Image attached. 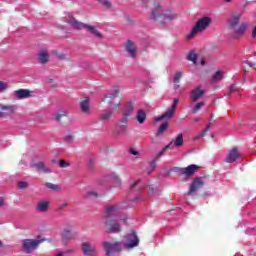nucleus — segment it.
Returning <instances> with one entry per match:
<instances>
[{"instance_id":"obj_9","label":"nucleus","mask_w":256,"mask_h":256,"mask_svg":"<svg viewBox=\"0 0 256 256\" xmlns=\"http://www.w3.org/2000/svg\"><path fill=\"white\" fill-rule=\"evenodd\" d=\"M119 217H123L121 215V208L117 205H109L105 210V218L106 221L109 219H118Z\"/></svg>"},{"instance_id":"obj_12","label":"nucleus","mask_w":256,"mask_h":256,"mask_svg":"<svg viewBox=\"0 0 256 256\" xmlns=\"http://www.w3.org/2000/svg\"><path fill=\"white\" fill-rule=\"evenodd\" d=\"M124 49L132 59L137 57V43L135 41L127 40L124 44Z\"/></svg>"},{"instance_id":"obj_7","label":"nucleus","mask_w":256,"mask_h":256,"mask_svg":"<svg viewBox=\"0 0 256 256\" xmlns=\"http://www.w3.org/2000/svg\"><path fill=\"white\" fill-rule=\"evenodd\" d=\"M177 105H179L178 98L174 99L171 107L168 110H166V112L162 116L156 117L154 121L156 123H159V121H170L171 118L175 115V109H177Z\"/></svg>"},{"instance_id":"obj_38","label":"nucleus","mask_w":256,"mask_h":256,"mask_svg":"<svg viewBox=\"0 0 256 256\" xmlns=\"http://www.w3.org/2000/svg\"><path fill=\"white\" fill-rule=\"evenodd\" d=\"M209 129H211V123H209L206 126V129L202 133L196 135L195 139H203V137H205V135H206L207 131H209Z\"/></svg>"},{"instance_id":"obj_37","label":"nucleus","mask_w":256,"mask_h":256,"mask_svg":"<svg viewBox=\"0 0 256 256\" xmlns=\"http://www.w3.org/2000/svg\"><path fill=\"white\" fill-rule=\"evenodd\" d=\"M167 122H164L159 128L158 131L156 133V135H163L165 133V131H167Z\"/></svg>"},{"instance_id":"obj_55","label":"nucleus","mask_w":256,"mask_h":256,"mask_svg":"<svg viewBox=\"0 0 256 256\" xmlns=\"http://www.w3.org/2000/svg\"><path fill=\"white\" fill-rule=\"evenodd\" d=\"M201 65H205V60H201Z\"/></svg>"},{"instance_id":"obj_4","label":"nucleus","mask_w":256,"mask_h":256,"mask_svg":"<svg viewBox=\"0 0 256 256\" xmlns=\"http://www.w3.org/2000/svg\"><path fill=\"white\" fill-rule=\"evenodd\" d=\"M102 101L107 103L112 111H117V109H120L121 105H123V99L119 97V89L107 94Z\"/></svg>"},{"instance_id":"obj_16","label":"nucleus","mask_w":256,"mask_h":256,"mask_svg":"<svg viewBox=\"0 0 256 256\" xmlns=\"http://www.w3.org/2000/svg\"><path fill=\"white\" fill-rule=\"evenodd\" d=\"M49 59V50L45 48L40 49L37 54L38 63H40L41 65H46V63H49Z\"/></svg>"},{"instance_id":"obj_5","label":"nucleus","mask_w":256,"mask_h":256,"mask_svg":"<svg viewBox=\"0 0 256 256\" xmlns=\"http://www.w3.org/2000/svg\"><path fill=\"white\" fill-rule=\"evenodd\" d=\"M126 221V215L119 216V218L106 220L105 227L107 233H119V231H121V225H125Z\"/></svg>"},{"instance_id":"obj_44","label":"nucleus","mask_w":256,"mask_h":256,"mask_svg":"<svg viewBox=\"0 0 256 256\" xmlns=\"http://www.w3.org/2000/svg\"><path fill=\"white\" fill-rule=\"evenodd\" d=\"M97 195H98L97 191H94V190H90L87 193V197H97Z\"/></svg>"},{"instance_id":"obj_48","label":"nucleus","mask_w":256,"mask_h":256,"mask_svg":"<svg viewBox=\"0 0 256 256\" xmlns=\"http://www.w3.org/2000/svg\"><path fill=\"white\" fill-rule=\"evenodd\" d=\"M65 141H67V143H71L73 141V136L71 135L65 136Z\"/></svg>"},{"instance_id":"obj_32","label":"nucleus","mask_w":256,"mask_h":256,"mask_svg":"<svg viewBox=\"0 0 256 256\" xmlns=\"http://www.w3.org/2000/svg\"><path fill=\"white\" fill-rule=\"evenodd\" d=\"M174 147H182L183 145V134H178L176 139L173 142H170Z\"/></svg>"},{"instance_id":"obj_30","label":"nucleus","mask_w":256,"mask_h":256,"mask_svg":"<svg viewBox=\"0 0 256 256\" xmlns=\"http://www.w3.org/2000/svg\"><path fill=\"white\" fill-rule=\"evenodd\" d=\"M136 119L140 125L145 123V119H147V114L143 110H139L136 115Z\"/></svg>"},{"instance_id":"obj_28","label":"nucleus","mask_w":256,"mask_h":256,"mask_svg":"<svg viewBox=\"0 0 256 256\" xmlns=\"http://www.w3.org/2000/svg\"><path fill=\"white\" fill-rule=\"evenodd\" d=\"M223 77H225V71L218 70L214 73V75L212 77V82L217 83V82L221 81L223 79Z\"/></svg>"},{"instance_id":"obj_3","label":"nucleus","mask_w":256,"mask_h":256,"mask_svg":"<svg viewBox=\"0 0 256 256\" xmlns=\"http://www.w3.org/2000/svg\"><path fill=\"white\" fill-rule=\"evenodd\" d=\"M66 22H68V24L71 25V27H73L74 29H86V31H89V33L96 37V39H103V34L97 28L78 22L71 15H68L66 17Z\"/></svg>"},{"instance_id":"obj_15","label":"nucleus","mask_w":256,"mask_h":256,"mask_svg":"<svg viewBox=\"0 0 256 256\" xmlns=\"http://www.w3.org/2000/svg\"><path fill=\"white\" fill-rule=\"evenodd\" d=\"M177 19V14L171 10H164V16L162 18V24L160 27H167L171 21H175Z\"/></svg>"},{"instance_id":"obj_14","label":"nucleus","mask_w":256,"mask_h":256,"mask_svg":"<svg viewBox=\"0 0 256 256\" xmlns=\"http://www.w3.org/2000/svg\"><path fill=\"white\" fill-rule=\"evenodd\" d=\"M205 88L203 86H198L194 88L190 93V99L193 103H196V101H199V99H203V96L205 95Z\"/></svg>"},{"instance_id":"obj_8","label":"nucleus","mask_w":256,"mask_h":256,"mask_svg":"<svg viewBox=\"0 0 256 256\" xmlns=\"http://www.w3.org/2000/svg\"><path fill=\"white\" fill-rule=\"evenodd\" d=\"M45 239L42 240H33V239H25L22 242V247L25 253H33L37 247H39L40 243H43Z\"/></svg>"},{"instance_id":"obj_52","label":"nucleus","mask_w":256,"mask_h":256,"mask_svg":"<svg viewBox=\"0 0 256 256\" xmlns=\"http://www.w3.org/2000/svg\"><path fill=\"white\" fill-rule=\"evenodd\" d=\"M5 205V199L0 197V207H3Z\"/></svg>"},{"instance_id":"obj_23","label":"nucleus","mask_w":256,"mask_h":256,"mask_svg":"<svg viewBox=\"0 0 256 256\" xmlns=\"http://www.w3.org/2000/svg\"><path fill=\"white\" fill-rule=\"evenodd\" d=\"M80 109L82 113H85L86 115H89V113H91V104L89 102V98H85L80 102Z\"/></svg>"},{"instance_id":"obj_36","label":"nucleus","mask_w":256,"mask_h":256,"mask_svg":"<svg viewBox=\"0 0 256 256\" xmlns=\"http://www.w3.org/2000/svg\"><path fill=\"white\" fill-rule=\"evenodd\" d=\"M112 182L114 184V187H121V178H119L118 175H112Z\"/></svg>"},{"instance_id":"obj_29","label":"nucleus","mask_w":256,"mask_h":256,"mask_svg":"<svg viewBox=\"0 0 256 256\" xmlns=\"http://www.w3.org/2000/svg\"><path fill=\"white\" fill-rule=\"evenodd\" d=\"M129 116H125L122 115L121 120L118 122L117 127H120V129L125 133V131H127V123L129 121ZM121 123H123V125L121 126Z\"/></svg>"},{"instance_id":"obj_1","label":"nucleus","mask_w":256,"mask_h":256,"mask_svg":"<svg viewBox=\"0 0 256 256\" xmlns=\"http://www.w3.org/2000/svg\"><path fill=\"white\" fill-rule=\"evenodd\" d=\"M139 246V237L135 232L127 234L122 242H109L103 243V248L107 256H113L115 253H121L123 249H133Z\"/></svg>"},{"instance_id":"obj_2","label":"nucleus","mask_w":256,"mask_h":256,"mask_svg":"<svg viewBox=\"0 0 256 256\" xmlns=\"http://www.w3.org/2000/svg\"><path fill=\"white\" fill-rule=\"evenodd\" d=\"M213 23V19L211 17H202L198 19V21L194 24L190 32L186 35V39L188 41H193L199 35V33H203V31H207L211 24Z\"/></svg>"},{"instance_id":"obj_25","label":"nucleus","mask_w":256,"mask_h":256,"mask_svg":"<svg viewBox=\"0 0 256 256\" xmlns=\"http://www.w3.org/2000/svg\"><path fill=\"white\" fill-rule=\"evenodd\" d=\"M203 187V180L196 179L192 182V185L190 186L189 193H195V191H198V189H201Z\"/></svg>"},{"instance_id":"obj_53","label":"nucleus","mask_w":256,"mask_h":256,"mask_svg":"<svg viewBox=\"0 0 256 256\" xmlns=\"http://www.w3.org/2000/svg\"><path fill=\"white\" fill-rule=\"evenodd\" d=\"M0 119H3V112L0 110Z\"/></svg>"},{"instance_id":"obj_21","label":"nucleus","mask_w":256,"mask_h":256,"mask_svg":"<svg viewBox=\"0 0 256 256\" xmlns=\"http://www.w3.org/2000/svg\"><path fill=\"white\" fill-rule=\"evenodd\" d=\"M49 205L50 202L48 200H42L38 202L36 211H38V213H47V211H49Z\"/></svg>"},{"instance_id":"obj_24","label":"nucleus","mask_w":256,"mask_h":256,"mask_svg":"<svg viewBox=\"0 0 256 256\" xmlns=\"http://www.w3.org/2000/svg\"><path fill=\"white\" fill-rule=\"evenodd\" d=\"M239 21H241V14H233L228 20L230 28L235 29L239 25Z\"/></svg>"},{"instance_id":"obj_59","label":"nucleus","mask_w":256,"mask_h":256,"mask_svg":"<svg viewBox=\"0 0 256 256\" xmlns=\"http://www.w3.org/2000/svg\"><path fill=\"white\" fill-rule=\"evenodd\" d=\"M151 193H152V190L149 191V194H151Z\"/></svg>"},{"instance_id":"obj_47","label":"nucleus","mask_w":256,"mask_h":256,"mask_svg":"<svg viewBox=\"0 0 256 256\" xmlns=\"http://www.w3.org/2000/svg\"><path fill=\"white\" fill-rule=\"evenodd\" d=\"M101 3H103V5H106V7H111V3L108 0H98Z\"/></svg>"},{"instance_id":"obj_22","label":"nucleus","mask_w":256,"mask_h":256,"mask_svg":"<svg viewBox=\"0 0 256 256\" xmlns=\"http://www.w3.org/2000/svg\"><path fill=\"white\" fill-rule=\"evenodd\" d=\"M237 159H239V151L237 148H233L226 157V163H234V161H237Z\"/></svg>"},{"instance_id":"obj_50","label":"nucleus","mask_w":256,"mask_h":256,"mask_svg":"<svg viewBox=\"0 0 256 256\" xmlns=\"http://www.w3.org/2000/svg\"><path fill=\"white\" fill-rule=\"evenodd\" d=\"M65 207H67V202H63L62 204H60V205L58 206V209H63V208H65Z\"/></svg>"},{"instance_id":"obj_10","label":"nucleus","mask_w":256,"mask_h":256,"mask_svg":"<svg viewBox=\"0 0 256 256\" xmlns=\"http://www.w3.org/2000/svg\"><path fill=\"white\" fill-rule=\"evenodd\" d=\"M31 167H35L37 171L41 173H51V169H49L43 161H41V156H35L33 161L30 163Z\"/></svg>"},{"instance_id":"obj_19","label":"nucleus","mask_w":256,"mask_h":256,"mask_svg":"<svg viewBox=\"0 0 256 256\" xmlns=\"http://www.w3.org/2000/svg\"><path fill=\"white\" fill-rule=\"evenodd\" d=\"M33 92H31L28 89H19L14 91V97L16 99H28V97H31Z\"/></svg>"},{"instance_id":"obj_13","label":"nucleus","mask_w":256,"mask_h":256,"mask_svg":"<svg viewBox=\"0 0 256 256\" xmlns=\"http://www.w3.org/2000/svg\"><path fill=\"white\" fill-rule=\"evenodd\" d=\"M81 249L85 256H97V248L89 242H82Z\"/></svg>"},{"instance_id":"obj_56","label":"nucleus","mask_w":256,"mask_h":256,"mask_svg":"<svg viewBox=\"0 0 256 256\" xmlns=\"http://www.w3.org/2000/svg\"><path fill=\"white\" fill-rule=\"evenodd\" d=\"M226 3H231L232 0H224Z\"/></svg>"},{"instance_id":"obj_35","label":"nucleus","mask_w":256,"mask_h":256,"mask_svg":"<svg viewBox=\"0 0 256 256\" xmlns=\"http://www.w3.org/2000/svg\"><path fill=\"white\" fill-rule=\"evenodd\" d=\"M9 89V82L0 80V93H5Z\"/></svg>"},{"instance_id":"obj_6","label":"nucleus","mask_w":256,"mask_h":256,"mask_svg":"<svg viewBox=\"0 0 256 256\" xmlns=\"http://www.w3.org/2000/svg\"><path fill=\"white\" fill-rule=\"evenodd\" d=\"M164 14L165 8H163L161 4L155 3L151 10L150 19L158 23V25L161 27L163 23Z\"/></svg>"},{"instance_id":"obj_49","label":"nucleus","mask_w":256,"mask_h":256,"mask_svg":"<svg viewBox=\"0 0 256 256\" xmlns=\"http://www.w3.org/2000/svg\"><path fill=\"white\" fill-rule=\"evenodd\" d=\"M59 165H60V167H67L69 164H67V162L61 160V161L59 162Z\"/></svg>"},{"instance_id":"obj_34","label":"nucleus","mask_w":256,"mask_h":256,"mask_svg":"<svg viewBox=\"0 0 256 256\" xmlns=\"http://www.w3.org/2000/svg\"><path fill=\"white\" fill-rule=\"evenodd\" d=\"M187 60L192 61L194 65H199V62H197V54L194 51H190L187 55Z\"/></svg>"},{"instance_id":"obj_26","label":"nucleus","mask_w":256,"mask_h":256,"mask_svg":"<svg viewBox=\"0 0 256 256\" xmlns=\"http://www.w3.org/2000/svg\"><path fill=\"white\" fill-rule=\"evenodd\" d=\"M69 111L67 109H60L54 114L55 121H61V118L67 117Z\"/></svg>"},{"instance_id":"obj_58","label":"nucleus","mask_w":256,"mask_h":256,"mask_svg":"<svg viewBox=\"0 0 256 256\" xmlns=\"http://www.w3.org/2000/svg\"><path fill=\"white\" fill-rule=\"evenodd\" d=\"M195 121H196V122L199 121V118H196Z\"/></svg>"},{"instance_id":"obj_46","label":"nucleus","mask_w":256,"mask_h":256,"mask_svg":"<svg viewBox=\"0 0 256 256\" xmlns=\"http://www.w3.org/2000/svg\"><path fill=\"white\" fill-rule=\"evenodd\" d=\"M19 189H25L27 188V182H18Z\"/></svg>"},{"instance_id":"obj_20","label":"nucleus","mask_w":256,"mask_h":256,"mask_svg":"<svg viewBox=\"0 0 256 256\" xmlns=\"http://www.w3.org/2000/svg\"><path fill=\"white\" fill-rule=\"evenodd\" d=\"M61 237L64 240L71 241V239H75V232L71 227H66L62 230Z\"/></svg>"},{"instance_id":"obj_41","label":"nucleus","mask_w":256,"mask_h":256,"mask_svg":"<svg viewBox=\"0 0 256 256\" xmlns=\"http://www.w3.org/2000/svg\"><path fill=\"white\" fill-rule=\"evenodd\" d=\"M137 5L138 7H149V0H138Z\"/></svg>"},{"instance_id":"obj_40","label":"nucleus","mask_w":256,"mask_h":256,"mask_svg":"<svg viewBox=\"0 0 256 256\" xmlns=\"http://www.w3.org/2000/svg\"><path fill=\"white\" fill-rule=\"evenodd\" d=\"M47 189H51L52 191H60L59 186L53 183H46Z\"/></svg>"},{"instance_id":"obj_57","label":"nucleus","mask_w":256,"mask_h":256,"mask_svg":"<svg viewBox=\"0 0 256 256\" xmlns=\"http://www.w3.org/2000/svg\"><path fill=\"white\" fill-rule=\"evenodd\" d=\"M0 247H3V243L0 241Z\"/></svg>"},{"instance_id":"obj_51","label":"nucleus","mask_w":256,"mask_h":256,"mask_svg":"<svg viewBox=\"0 0 256 256\" xmlns=\"http://www.w3.org/2000/svg\"><path fill=\"white\" fill-rule=\"evenodd\" d=\"M236 90H237V86L232 85V86L230 87V92H231V93H233V91H236Z\"/></svg>"},{"instance_id":"obj_31","label":"nucleus","mask_w":256,"mask_h":256,"mask_svg":"<svg viewBox=\"0 0 256 256\" xmlns=\"http://www.w3.org/2000/svg\"><path fill=\"white\" fill-rule=\"evenodd\" d=\"M205 107V102H197L191 107V113L193 115L197 114L198 111H201Z\"/></svg>"},{"instance_id":"obj_43","label":"nucleus","mask_w":256,"mask_h":256,"mask_svg":"<svg viewBox=\"0 0 256 256\" xmlns=\"http://www.w3.org/2000/svg\"><path fill=\"white\" fill-rule=\"evenodd\" d=\"M171 143H169L166 147L163 148V150H161L158 154H157V158L161 157L163 155V153H165V151H167V149H169Z\"/></svg>"},{"instance_id":"obj_11","label":"nucleus","mask_w":256,"mask_h":256,"mask_svg":"<svg viewBox=\"0 0 256 256\" xmlns=\"http://www.w3.org/2000/svg\"><path fill=\"white\" fill-rule=\"evenodd\" d=\"M0 111H2L3 119H5V117H12L17 111V106L14 104H0Z\"/></svg>"},{"instance_id":"obj_45","label":"nucleus","mask_w":256,"mask_h":256,"mask_svg":"<svg viewBox=\"0 0 256 256\" xmlns=\"http://www.w3.org/2000/svg\"><path fill=\"white\" fill-rule=\"evenodd\" d=\"M73 250H67L66 252H57L54 256H64L65 253H74Z\"/></svg>"},{"instance_id":"obj_42","label":"nucleus","mask_w":256,"mask_h":256,"mask_svg":"<svg viewBox=\"0 0 256 256\" xmlns=\"http://www.w3.org/2000/svg\"><path fill=\"white\" fill-rule=\"evenodd\" d=\"M128 152L130 153V155H134L135 157H139L141 155V153H139V151H137V149L135 148H130Z\"/></svg>"},{"instance_id":"obj_54","label":"nucleus","mask_w":256,"mask_h":256,"mask_svg":"<svg viewBox=\"0 0 256 256\" xmlns=\"http://www.w3.org/2000/svg\"><path fill=\"white\" fill-rule=\"evenodd\" d=\"M136 185H137V182H134V183L131 185V187H136Z\"/></svg>"},{"instance_id":"obj_39","label":"nucleus","mask_w":256,"mask_h":256,"mask_svg":"<svg viewBox=\"0 0 256 256\" xmlns=\"http://www.w3.org/2000/svg\"><path fill=\"white\" fill-rule=\"evenodd\" d=\"M181 77H183V71H178L174 75V83H179L181 81Z\"/></svg>"},{"instance_id":"obj_18","label":"nucleus","mask_w":256,"mask_h":256,"mask_svg":"<svg viewBox=\"0 0 256 256\" xmlns=\"http://www.w3.org/2000/svg\"><path fill=\"white\" fill-rule=\"evenodd\" d=\"M249 29V24L247 22H242L237 28L234 29L235 37H243Z\"/></svg>"},{"instance_id":"obj_33","label":"nucleus","mask_w":256,"mask_h":256,"mask_svg":"<svg viewBox=\"0 0 256 256\" xmlns=\"http://www.w3.org/2000/svg\"><path fill=\"white\" fill-rule=\"evenodd\" d=\"M113 113H115L114 110H109L107 112H104L101 116L100 119L101 121H109V119H111L113 117Z\"/></svg>"},{"instance_id":"obj_17","label":"nucleus","mask_w":256,"mask_h":256,"mask_svg":"<svg viewBox=\"0 0 256 256\" xmlns=\"http://www.w3.org/2000/svg\"><path fill=\"white\" fill-rule=\"evenodd\" d=\"M198 171H199V166L195 164H191L186 168L180 169L181 175H185L186 177L194 175V173H197Z\"/></svg>"},{"instance_id":"obj_27","label":"nucleus","mask_w":256,"mask_h":256,"mask_svg":"<svg viewBox=\"0 0 256 256\" xmlns=\"http://www.w3.org/2000/svg\"><path fill=\"white\" fill-rule=\"evenodd\" d=\"M135 109V105L130 102L127 104V106L123 109L122 111V115H124V117H129L131 115V113H133V110Z\"/></svg>"}]
</instances>
